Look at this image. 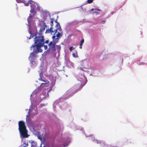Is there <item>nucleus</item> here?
Wrapping results in <instances>:
<instances>
[{
	"instance_id": "4468645a",
	"label": "nucleus",
	"mask_w": 147,
	"mask_h": 147,
	"mask_svg": "<svg viewBox=\"0 0 147 147\" xmlns=\"http://www.w3.org/2000/svg\"><path fill=\"white\" fill-rule=\"evenodd\" d=\"M49 83H47V84L46 85H43V86H41V85L40 86V88H42V87H48L49 86Z\"/></svg>"
},
{
	"instance_id": "9d476101",
	"label": "nucleus",
	"mask_w": 147,
	"mask_h": 147,
	"mask_svg": "<svg viewBox=\"0 0 147 147\" xmlns=\"http://www.w3.org/2000/svg\"><path fill=\"white\" fill-rule=\"evenodd\" d=\"M37 144L34 141H32L31 142V147H36Z\"/></svg>"
},
{
	"instance_id": "dca6fc26",
	"label": "nucleus",
	"mask_w": 147,
	"mask_h": 147,
	"mask_svg": "<svg viewBox=\"0 0 147 147\" xmlns=\"http://www.w3.org/2000/svg\"><path fill=\"white\" fill-rule=\"evenodd\" d=\"M28 143H24L23 144V147H28Z\"/></svg>"
},
{
	"instance_id": "a211bd4d",
	"label": "nucleus",
	"mask_w": 147,
	"mask_h": 147,
	"mask_svg": "<svg viewBox=\"0 0 147 147\" xmlns=\"http://www.w3.org/2000/svg\"><path fill=\"white\" fill-rule=\"evenodd\" d=\"M93 1V0H88L87 2L88 3H92Z\"/></svg>"
},
{
	"instance_id": "a878e982",
	"label": "nucleus",
	"mask_w": 147,
	"mask_h": 147,
	"mask_svg": "<svg viewBox=\"0 0 147 147\" xmlns=\"http://www.w3.org/2000/svg\"><path fill=\"white\" fill-rule=\"evenodd\" d=\"M80 69L82 70H83V71L84 70V69H83V68L82 67H80Z\"/></svg>"
},
{
	"instance_id": "c756f323",
	"label": "nucleus",
	"mask_w": 147,
	"mask_h": 147,
	"mask_svg": "<svg viewBox=\"0 0 147 147\" xmlns=\"http://www.w3.org/2000/svg\"><path fill=\"white\" fill-rule=\"evenodd\" d=\"M93 10H94V9H91V10H92V11H93Z\"/></svg>"
},
{
	"instance_id": "393cba45",
	"label": "nucleus",
	"mask_w": 147,
	"mask_h": 147,
	"mask_svg": "<svg viewBox=\"0 0 147 147\" xmlns=\"http://www.w3.org/2000/svg\"><path fill=\"white\" fill-rule=\"evenodd\" d=\"M80 87L79 88V89H78V90H80L82 88V87L83 86H80Z\"/></svg>"
},
{
	"instance_id": "f3484780",
	"label": "nucleus",
	"mask_w": 147,
	"mask_h": 147,
	"mask_svg": "<svg viewBox=\"0 0 147 147\" xmlns=\"http://www.w3.org/2000/svg\"><path fill=\"white\" fill-rule=\"evenodd\" d=\"M95 142L97 144H100L101 143V141L98 140H94Z\"/></svg>"
},
{
	"instance_id": "ddd939ff",
	"label": "nucleus",
	"mask_w": 147,
	"mask_h": 147,
	"mask_svg": "<svg viewBox=\"0 0 147 147\" xmlns=\"http://www.w3.org/2000/svg\"><path fill=\"white\" fill-rule=\"evenodd\" d=\"M30 12L31 13H33L34 14L36 13L35 9L34 8H32L30 10Z\"/></svg>"
},
{
	"instance_id": "7c9ffc66",
	"label": "nucleus",
	"mask_w": 147,
	"mask_h": 147,
	"mask_svg": "<svg viewBox=\"0 0 147 147\" xmlns=\"http://www.w3.org/2000/svg\"><path fill=\"white\" fill-rule=\"evenodd\" d=\"M36 34L34 35V36H36Z\"/></svg>"
},
{
	"instance_id": "6ab92c4d",
	"label": "nucleus",
	"mask_w": 147,
	"mask_h": 147,
	"mask_svg": "<svg viewBox=\"0 0 147 147\" xmlns=\"http://www.w3.org/2000/svg\"><path fill=\"white\" fill-rule=\"evenodd\" d=\"M31 16L30 15L27 19L28 21V22H29L30 19L31 18Z\"/></svg>"
},
{
	"instance_id": "412c9836",
	"label": "nucleus",
	"mask_w": 147,
	"mask_h": 147,
	"mask_svg": "<svg viewBox=\"0 0 147 147\" xmlns=\"http://www.w3.org/2000/svg\"><path fill=\"white\" fill-rule=\"evenodd\" d=\"M38 139L40 140H42V137L40 136H38Z\"/></svg>"
},
{
	"instance_id": "b1692460",
	"label": "nucleus",
	"mask_w": 147,
	"mask_h": 147,
	"mask_svg": "<svg viewBox=\"0 0 147 147\" xmlns=\"http://www.w3.org/2000/svg\"><path fill=\"white\" fill-rule=\"evenodd\" d=\"M49 42V40H46L45 42V43H48V42Z\"/></svg>"
},
{
	"instance_id": "7ed1b4c3",
	"label": "nucleus",
	"mask_w": 147,
	"mask_h": 147,
	"mask_svg": "<svg viewBox=\"0 0 147 147\" xmlns=\"http://www.w3.org/2000/svg\"><path fill=\"white\" fill-rule=\"evenodd\" d=\"M53 40L50 42L48 45V50L49 51H56L55 45L58 42L57 38H55V36L54 35L52 37Z\"/></svg>"
},
{
	"instance_id": "4be33fe9",
	"label": "nucleus",
	"mask_w": 147,
	"mask_h": 147,
	"mask_svg": "<svg viewBox=\"0 0 147 147\" xmlns=\"http://www.w3.org/2000/svg\"><path fill=\"white\" fill-rule=\"evenodd\" d=\"M69 50H70V51H72V50L73 49H73V47H69Z\"/></svg>"
},
{
	"instance_id": "f257e3e1",
	"label": "nucleus",
	"mask_w": 147,
	"mask_h": 147,
	"mask_svg": "<svg viewBox=\"0 0 147 147\" xmlns=\"http://www.w3.org/2000/svg\"><path fill=\"white\" fill-rule=\"evenodd\" d=\"M34 44L32 45L30 47L31 50L32 48L33 47V51L36 53H38L42 52V50L41 48L45 43L44 36L39 35V36H36L34 38Z\"/></svg>"
},
{
	"instance_id": "20e7f679",
	"label": "nucleus",
	"mask_w": 147,
	"mask_h": 147,
	"mask_svg": "<svg viewBox=\"0 0 147 147\" xmlns=\"http://www.w3.org/2000/svg\"><path fill=\"white\" fill-rule=\"evenodd\" d=\"M55 27L56 28L53 30V27H51L50 29H49L46 30V33H51L52 34V33H54V32L55 34L58 31L60 32H61V31L62 29L59 23H57V24H56Z\"/></svg>"
},
{
	"instance_id": "39448f33",
	"label": "nucleus",
	"mask_w": 147,
	"mask_h": 147,
	"mask_svg": "<svg viewBox=\"0 0 147 147\" xmlns=\"http://www.w3.org/2000/svg\"><path fill=\"white\" fill-rule=\"evenodd\" d=\"M34 52H32L30 54L29 57V59L32 62L35 59L36 57V55Z\"/></svg>"
},
{
	"instance_id": "5701e85b",
	"label": "nucleus",
	"mask_w": 147,
	"mask_h": 147,
	"mask_svg": "<svg viewBox=\"0 0 147 147\" xmlns=\"http://www.w3.org/2000/svg\"><path fill=\"white\" fill-rule=\"evenodd\" d=\"M44 47L45 49V50H46L48 49V47L47 45H44Z\"/></svg>"
},
{
	"instance_id": "423d86ee",
	"label": "nucleus",
	"mask_w": 147,
	"mask_h": 147,
	"mask_svg": "<svg viewBox=\"0 0 147 147\" xmlns=\"http://www.w3.org/2000/svg\"><path fill=\"white\" fill-rule=\"evenodd\" d=\"M42 25L40 27V31L41 32H43L45 30V28L47 27V26L44 22H42Z\"/></svg>"
},
{
	"instance_id": "cd10ccee",
	"label": "nucleus",
	"mask_w": 147,
	"mask_h": 147,
	"mask_svg": "<svg viewBox=\"0 0 147 147\" xmlns=\"http://www.w3.org/2000/svg\"><path fill=\"white\" fill-rule=\"evenodd\" d=\"M16 1H17L18 2H19L18 1V0H16Z\"/></svg>"
},
{
	"instance_id": "9b49d317",
	"label": "nucleus",
	"mask_w": 147,
	"mask_h": 147,
	"mask_svg": "<svg viewBox=\"0 0 147 147\" xmlns=\"http://www.w3.org/2000/svg\"><path fill=\"white\" fill-rule=\"evenodd\" d=\"M73 56L75 57H78V54L77 51H76L73 53Z\"/></svg>"
},
{
	"instance_id": "bb28decb",
	"label": "nucleus",
	"mask_w": 147,
	"mask_h": 147,
	"mask_svg": "<svg viewBox=\"0 0 147 147\" xmlns=\"http://www.w3.org/2000/svg\"><path fill=\"white\" fill-rule=\"evenodd\" d=\"M55 22L56 23H57V24H57V23H59L57 22V20H56L55 21Z\"/></svg>"
},
{
	"instance_id": "f8f14e48",
	"label": "nucleus",
	"mask_w": 147,
	"mask_h": 147,
	"mask_svg": "<svg viewBox=\"0 0 147 147\" xmlns=\"http://www.w3.org/2000/svg\"><path fill=\"white\" fill-rule=\"evenodd\" d=\"M84 39H82L80 42V49H82V44L84 43Z\"/></svg>"
},
{
	"instance_id": "0eeeda50",
	"label": "nucleus",
	"mask_w": 147,
	"mask_h": 147,
	"mask_svg": "<svg viewBox=\"0 0 147 147\" xmlns=\"http://www.w3.org/2000/svg\"><path fill=\"white\" fill-rule=\"evenodd\" d=\"M39 79L40 81H41L45 82V83H42L41 84V86H42L43 85H46L47 83H49V82L47 80H45V78H44L40 77Z\"/></svg>"
},
{
	"instance_id": "2eb2a0df",
	"label": "nucleus",
	"mask_w": 147,
	"mask_h": 147,
	"mask_svg": "<svg viewBox=\"0 0 147 147\" xmlns=\"http://www.w3.org/2000/svg\"><path fill=\"white\" fill-rule=\"evenodd\" d=\"M51 27H52L53 26V22H54V19H51Z\"/></svg>"
},
{
	"instance_id": "f03ea898",
	"label": "nucleus",
	"mask_w": 147,
	"mask_h": 147,
	"mask_svg": "<svg viewBox=\"0 0 147 147\" xmlns=\"http://www.w3.org/2000/svg\"><path fill=\"white\" fill-rule=\"evenodd\" d=\"M18 129L20 136L23 138H28L29 135L28 134L25 122L22 121H20L18 122Z\"/></svg>"
},
{
	"instance_id": "c85d7f7f",
	"label": "nucleus",
	"mask_w": 147,
	"mask_h": 147,
	"mask_svg": "<svg viewBox=\"0 0 147 147\" xmlns=\"http://www.w3.org/2000/svg\"><path fill=\"white\" fill-rule=\"evenodd\" d=\"M102 22L104 23L105 22V21H102Z\"/></svg>"
},
{
	"instance_id": "1a4fd4ad",
	"label": "nucleus",
	"mask_w": 147,
	"mask_h": 147,
	"mask_svg": "<svg viewBox=\"0 0 147 147\" xmlns=\"http://www.w3.org/2000/svg\"><path fill=\"white\" fill-rule=\"evenodd\" d=\"M33 2V1L32 0H29L27 2H25L24 3V5L26 6H28L30 4L31 5Z\"/></svg>"
},
{
	"instance_id": "6e6552de",
	"label": "nucleus",
	"mask_w": 147,
	"mask_h": 147,
	"mask_svg": "<svg viewBox=\"0 0 147 147\" xmlns=\"http://www.w3.org/2000/svg\"><path fill=\"white\" fill-rule=\"evenodd\" d=\"M62 36V32H58L57 34H56V36L58 39V40H59V39ZM55 38H56L55 37Z\"/></svg>"
},
{
	"instance_id": "aec40b11",
	"label": "nucleus",
	"mask_w": 147,
	"mask_h": 147,
	"mask_svg": "<svg viewBox=\"0 0 147 147\" xmlns=\"http://www.w3.org/2000/svg\"><path fill=\"white\" fill-rule=\"evenodd\" d=\"M30 34H31V35L30 36V37L29 38V39H31V38H32L34 36L32 35V34L31 33V32H30Z\"/></svg>"
}]
</instances>
